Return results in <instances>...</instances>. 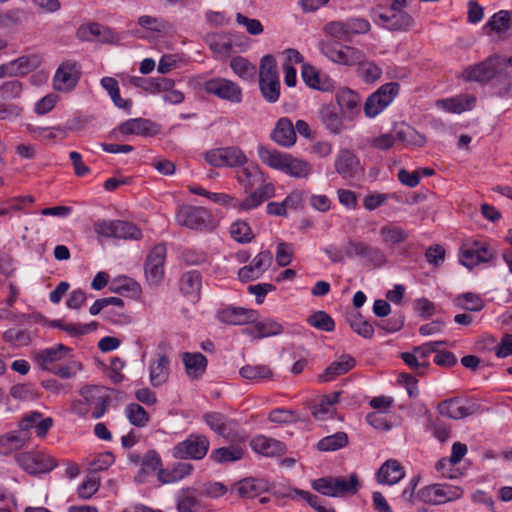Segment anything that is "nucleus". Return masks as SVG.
Masks as SVG:
<instances>
[{
    "instance_id": "1",
    "label": "nucleus",
    "mask_w": 512,
    "mask_h": 512,
    "mask_svg": "<svg viewBox=\"0 0 512 512\" xmlns=\"http://www.w3.org/2000/svg\"><path fill=\"white\" fill-rule=\"evenodd\" d=\"M237 168L235 178L244 191L248 193V196L241 201H237L234 208L238 211H251L274 197L275 186L268 180V176L258 164L248 163Z\"/></svg>"
},
{
    "instance_id": "2",
    "label": "nucleus",
    "mask_w": 512,
    "mask_h": 512,
    "mask_svg": "<svg viewBox=\"0 0 512 512\" xmlns=\"http://www.w3.org/2000/svg\"><path fill=\"white\" fill-rule=\"evenodd\" d=\"M81 399L75 400L72 410L79 416H86L90 411L94 419L101 418L107 411L110 395L106 388L87 385L80 390Z\"/></svg>"
},
{
    "instance_id": "3",
    "label": "nucleus",
    "mask_w": 512,
    "mask_h": 512,
    "mask_svg": "<svg viewBox=\"0 0 512 512\" xmlns=\"http://www.w3.org/2000/svg\"><path fill=\"white\" fill-rule=\"evenodd\" d=\"M313 489L322 495L329 497H344L354 495L358 491L359 479L356 473H352L348 479L344 477H323L314 480Z\"/></svg>"
},
{
    "instance_id": "4",
    "label": "nucleus",
    "mask_w": 512,
    "mask_h": 512,
    "mask_svg": "<svg viewBox=\"0 0 512 512\" xmlns=\"http://www.w3.org/2000/svg\"><path fill=\"white\" fill-rule=\"evenodd\" d=\"M319 49L327 58L334 63L344 66H354L363 59V52L349 45L337 41L322 40L319 42Z\"/></svg>"
},
{
    "instance_id": "5",
    "label": "nucleus",
    "mask_w": 512,
    "mask_h": 512,
    "mask_svg": "<svg viewBox=\"0 0 512 512\" xmlns=\"http://www.w3.org/2000/svg\"><path fill=\"white\" fill-rule=\"evenodd\" d=\"M94 231L100 237L124 240H140L141 230L132 222L124 220H100L94 224Z\"/></svg>"
},
{
    "instance_id": "6",
    "label": "nucleus",
    "mask_w": 512,
    "mask_h": 512,
    "mask_svg": "<svg viewBox=\"0 0 512 512\" xmlns=\"http://www.w3.org/2000/svg\"><path fill=\"white\" fill-rule=\"evenodd\" d=\"M204 158L213 167L237 168L248 164L249 159L244 151L238 146H227L208 150Z\"/></svg>"
},
{
    "instance_id": "7",
    "label": "nucleus",
    "mask_w": 512,
    "mask_h": 512,
    "mask_svg": "<svg viewBox=\"0 0 512 512\" xmlns=\"http://www.w3.org/2000/svg\"><path fill=\"white\" fill-rule=\"evenodd\" d=\"M209 447L210 441L207 436L192 433L173 447L172 456L181 460H201L206 456Z\"/></svg>"
},
{
    "instance_id": "8",
    "label": "nucleus",
    "mask_w": 512,
    "mask_h": 512,
    "mask_svg": "<svg viewBox=\"0 0 512 512\" xmlns=\"http://www.w3.org/2000/svg\"><path fill=\"white\" fill-rule=\"evenodd\" d=\"M503 69V60L498 55H491L484 61L470 65L463 71L466 81L485 83L493 79Z\"/></svg>"
},
{
    "instance_id": "9",
    "label": "nucleus",
    "mask_w": 512,
    "mask_h": 512,
    "mask_svg": "<svg viewBox=\"0 0 512 512\" xmlns=\"http://www.w3.org/2000/svg\"><path fill=\"white\" fill-rule=\"evenodd\" d=\"M399 90L400 85L397 82L383 84L367 98L364 104L366 116L372 118L381 113L398 95Z\"/></svg>"
},
{
    "instance_id": "10",
    "label": "nucleus",
    "mask_w": 512,
    "mask_h": 512,
    "mask_svg": "<svg viewBox=\"0 0 512 512\" xmlns=\"http://www.w3.org/2000/svg\"><path fill=\"white\" fill-rule=\"evenodd\" d=\"M203 89L206 93L233 104H238L242 101L241 87L226 78L216 77L209 79L203 83Z\"/></svg>"
},
{
    "instance_id": "11",
    "label": "nucleus",
    "mask_w": 512,
    "mask_h": 512,
    "mask_svg": "<svg viewBox=\"0 0 512 512\" xmlns=\"http://www.w3.org/2000/svg\"><path fill=\"white\" fill-rule=\"evenodd\" d=\"M176 221L179 225L189 229L203 230L209 227L212 216L203 207L182 205L176 213Z\"/></svg>"
},
{
    "instance_id": "12",
    "label": "nucleus",
    "mask_w": 512,
    "mask_h": 512,
    "mask_svg": "<svg viewBox=\"0 0 512 512\" xmlns=\"http://www.w3.org/2000/svg\"><path fill=\"white\" fill-rule=\"evenodd\" d=\"M166 254L167 250L165 245L157 244L147 255L144 270L149 285L158 286L163 281Z\"/></svg>"
},
{
    "instance_id": "13",
    "label": "nucleus",
    "mask_w": 512,
    "mask_h": 512,
    "mask_svg": "<svg viewBox=\"0 0 512 512\" xmlns=\"http://www.w3.org/2000/svg\"><path fill=\"white\" fill-rule=\"evenodd\" d=\"M348 245L349 249L346 251V255L350 258L356 256L377 268L387 262L384 252L379 247L355 240H349Z\"/></svg>"
},
{
    "instance_id": "14",
    "label": "nucleus",
    "mask_w": 512,
    "mask_h": 512,
    "mask_svg": "<svg viewBox=\"0 0 512 512\" xmlns=\"http://www.w3.org/2000/svg\"><path fill=\"white\" fill-rule=\"evenodd\" d=\"M461 495L462 490L460 488L443 484L430 485L419 491V497L422 501L434 505L456 500L460 498Z\"/></svg>"
},
{
    "instance_id": "15",
    "label": "nucleus",
    "mask_w": 512,
    "mask_h": 512,
    "mask_svg": "<svg viewBox=\"0 0 512 512\" xmlns=\"http://www.w3.org/2000/svg\"><path fill=\"white\" fill-rule=\"evenodd\" d=\"M375 23L390 31H408L414 25V19L404 10H389L379 13Z\"/></svg>"
},
{
    "instance_id": "16",
    "label": "nucleus",
    "mask_w": 512,
    "mask_h": 512,
    "mask_svg": "<svg viewBox=\"0 0 512 512\" xmlns=\"http://www.w3.org/2000/svg\"><path fill=\"white\" fill-rule=\"evenodd\" d=\"M80 66L74 60L61 63L54 76V87L58 91H67L74 88L80 78Z\"/></svg>"
},
{
    "instance_id": "17",
    "label": "nucleus",
    "mask_w": 512,
    "mask_h": 512,
    "mask_svg": "<svg viewBox=\"0 0 512 512\" xmlns=\"http://www.w3.org/2000/svg\"><path fill=\"white\" fill-rule=\"evenodd\" d=\"M272 259L270 251L260 252L249 265L242 267L238 271L239 280L246 283L260 278L271 266Z\"/></svg>"
},
{
    "instance_id": "18",
    "label": "nucleus",
    "mask_w": 512,
    "mask_h": 512,
    "mask_svg": "<svg viewBox=\"0 0 512 512\" xmlns=\"http://www.w3.org/2000/svg\"><path fill=\"white\" fill-rule=\"evenodd\" d=\"M17 463L29 474L45 473L55 467L52 459L38 452H24L16 455Z\"/></svg>"
},
{
    "instance_id": "19",
    "label": "nucleus",
    "mask_w": 512,
    "mask_h": 512,
    "mask_svg": "<svg viewBox=\"0 0 512 512\" xmlns=\"http://www.w3.org/2000/svg\"><path fill=\"white\" fill-rule=\"evenodd\" d=\"M119 132L123 135H140L144 137L155 136L160 132L159 126L145 118L129 119L119 125Z\"/></svg>"
},
{
    "instance_id": "20",
    "label": "nucleus",
    "mask_w": 512,
    "mask_h": 512,
    "mask_svg": "<svg viewBox=\"0 0 512 512\" xmlns=\"http://www.w3.org/2000/svg\"><path fill=\"white\" fill-rule=\"evenodd\" d=\"M71 349L63 344H56L53 347L38 351L34 359L37 365L45 371H52L55 363L64 359Z\"/></svg>"
},
{
    "instance_id": "21",
    "label": "nucleus",
    "mask_w": 512,
    "mask_h": 512,
    "mask_svg": "<svg viewBox=\"0 0 512 512\" xmlns=\"http://www.w3.org/2000/svg\"><path fill=\"white\" fill-rule=\"evenodd\" d=\"M258 312L241 307H228L218 313L221 322L231 325H245L256 321Z\"/></svg>"
},
{
    "instance_id": "22",
    "label": "nucleus",
    "mask_w": 512,
    "mask_h": 512,
    "mask_svg": "<svg viewBox=\"0 0 512 512\" xmlns=\"http://www.w3.org/2000/svg\"><path fill=\"white\" fill-rule=\"evenodd\" d=\"M76 37L81 41H93L100 38L103 42L111 43L114 41L115 33L110 28L93 22L82 24L76 31Z\"/></svg>"
},
{
    "instance_id": "23",
    "label": "nucleus",
    "mask_w": 512,
    "mask_h": 512,
    "mask_svg": "<svg viewBox=\"0 0 512 512\" xmlns=\"http://www.w3.org/2000/svg\"><path fill=\"white\" fill-rule=\"evenodd\" d=\"M271 139L283 147H291L295 144L297 136L292 121L288 117L280 118L273 131Z\"/></svg>"
},
{
    "instance_id": "24",
    "label": "nucleus",
    "mask_w": 512,
    "mask_h": 512,
    "mask_svg": "<svg viewBox=\"0 0 512 512\" xmlns=\"http://www.w3.org/2000/svg\"><path fill=\"white\" fill-rule=\"evenodd\" d=\"M253 451L266 457H275L284 454L285 445L276 439L258 435L250 441Z\"/></svg>"
},
{
    "instance_id": "25",
    "label": "nucleus",
    "mask_w": 512,
    "mask_h": 512,
    "mask_svg": "<svg viewBox=\"0 0 512 512\" xmlns=\"http://www.w3.org/2000/svg\"><path fill=\"white\" fill-rule=\"evenodd\" d=\"M359 168V160L348 149L340 150L335 160V169L343 178H352Z\"/></svg>"
},
{
    "instance_id": "26",
    "label": "nucleus",
    "mask_w": 512,
    "mask_h": 512,
    "mask_svg": "<svg viewBox=\"0 0 512 512\" xmlns=\"http://www.w3.org/2000/svg\"><path fill=\"white\" fill-rule=\"evenodd\" d=\"M438 411L442 416L451 419H462L473 413V410L464 405L459 398H450L439 403Z\"/></svg>"
},
{
    "instance_id": "27",
    "label": "nucleus",
    "mask_w": 512,
    "mask_h": 512,
    "mask_svg": "<svg viewBox=\"0 0 512 512\" xmlns=\"http://www.w3.org/2000/svg\"><path fill=\"white\" fill-rule=\"evenodd\" d=\"M182 361L188 376L192 379L200 378L206 371L207 358L199 352H185L182 354Z\"/></svg>"
},
{
    "instance_id": "28",
    "label": "nucleus",
    "mask_w": 512,
    "mask_h": 512,
    "mask_svg": "<svg viewBox=\"0 0 512 512\" xmlns=\"http://www.w3.org/2000/svg\"><path fill=\"white\" fill-rule=\"evenodd\" d=\"M355 359L350 355L344 354L338 360L332 362L325 371L319 375V381L329 382L336 376L343 375L355 366Z\"/></svg>"
},
{
    "instance_id": "29",
    "label": "nucleus",
    "mask_w": 512,
    "mask_h": 512,
    "mask_svg": "<svg viewBox=\"0 0 512 512\" xmlns=\"http://www.w3.org/2000/svg\"><path fill=\"white\" fill-rule=\"evenodd\" d=\"M202 277L199 271L190 270L185 272L179 280L180 291L195 300L200 296Z\"/></svg>"
},
{
    "instance_id": "30",
    "label": "nucleus",
    "mask_w": 512,
    "mask_h": 512,
    "mask_svg": "<svg viewBox=\"0 0 512 512\" xmlns=\"http://www.w3.org/2000/svg\"><path fill=\"white\" fill-rule=\"evenodd\" d=\"M405 475L403 466L397 460H387L378 470V481L385 484H395Z\"/></svg>"
},
{
    "instance_id": "31",
    "label": "nucleus",
    "mask_w": 512,
    "mask_h": 512,
    "mask_svg": "<svg viewBox=\"0 0 512 512\" xmlns=\"http://www.w3.org/2000/svg\"><path fill=\"white\" fill-rule=\"evenodd\" d=\"M170 360L166 355H160L149 368L150 382L152 386L159 387L163 385L169 377Z\"/></svg>"
},
{
    "instance_id": "32",
    "label": "nucleus",
    "mask_w": 512,
    "mask_h": 512,
    "mask_svg": "<svg viewBox=\"0 0 512 512\" xmlns=\"http://www.w3.org/2000/svg\"><path fill=\"white\" fill-rule=\"evenodd\" d=\"M29 436L17 431L9 432L0 436V454L9 455L12 452L22 448Z\"/></svg>"
},
{
    "instance_id": "33",
    "label": "nucleus",
    "mask_w": 512,
    "mask_h": 512,
    "mask_svg": "<svg viewBox=\"0 0 512 512\" xmlns=\"http://www.w3.org/2000/svg\"><path fill=\"white\" fill-rule=\"evenodd\" d=\"M257 153L262 163L279 171H282L288 156V154L281 153L275 149H270L264 145H259L257 147Z\"/></svg>"
},
{
    "instance_id": "34",
    "label": "nucleus",
    "mask_w": 512,
    "mask_h": 512,
    "mask_svg": "<svg viewBox=\"0 0 512 512\" xmlns=\"http://www.w3.org/2000/svg\"><path fill=\"white\" fill-rule=\"evenodd\" d=\"M193 470L192 464L178 462L172 469H159L158 479L162 483H173L188 476Z\"/></svg>"
},
{
    "instance_id": "35",
    "label": "nucleus",
    "mask_w": 512,
    "mask_h": 512,
    "mask_svg": "<svg viewBox=\"0 0 512 512\" xmlns=\"http://www.w3.org/2000/svg\"><path fill=\"white\" fill-rule=\"evenodd\" d=\"M312 171L309 162L288 154L282 172L295 178H307Z\"/></svg>"
},
{
    "instance_id": "36",
    "label": "nucleus",
    "mask_w": 512,
    "mask_h": 512,
    "mask_svg": "<svg viewBox=\"0 0 512 512\" xmlns=\"http://www.w3.org/2000/svg\"><path fill=\"white\" fill-rule=\"evenodd\" d=\"M101 86L108 92L115 106L128 112L131 110L132 101L121 98L118 81L115 78L103 77L101 79Z\"/></svg>"
},
{
    "instance_id": "37",
    "label": "nucleus",
    "mask_w": 512,
    "mask_h": 512,
    "mask_svg": "<svg viewBox=\"0 0 512 512\" xmlns=\"http://www.w3.org/2000/svg\"><path fill=\"white\" fill-rule=\"evenodd\" d=\"M244 331L249 333L252 337L260 339L282 333L283 327L276 321L265 320L256 322L253 328H246Z\"/></svg>"
},
{
    "instance_id": "38",
    "label": "nucleus",
    "mask_w": 512,
    "mask_h": 512,
    "mask_svg": "<svg viewBox=\"0 0 512 512\" xmlns=\"http://www.w3.org/2000/svg\"><path fill=\"white\" fill-rule=\"evenodd\" d=\"M244 456V450L236 445H230L227 447H220L217 449H214L211 454L210 458L219 464H225L230 462H235L240 459H242Z\"/></svg>"
},
{
    "instance_id": "39",
    "label": "nucleus",
    "mask_w": 512,
    "mask_h": 512,
    "mask_svg": "<svg viewBox=\"0 0 512 512\" xmlns=\"http://www.w3.org/2000/svg\"><path fill=\"white\" fill-rule=\"evenodd\" d=\"M209 48L219 55L227 56L232 52V41L224 33L208 34L205 38Z\"/></svg>"
},
{
    "instance_id": "40",
    "label": "nucleus",
    "mask_w": 512,
    "mask_h": 512,
    "mask_svg": "<svg viewBox=\"0 0 512 512\" xmlns=\"http://www.w3.org/2000/svg\"><path fill=\"white\" fill-rule=\"evenodd\" d=\"M336 101L345 113L359 110L360 96L349 88L340 89L336 94Z\"/></svg>"
},
{
    "instance_id": "41",
    "label": "nucleus",
    "mask_w": 512,
    "mask_h": 512,
    "mask_svg": "<svg viewBox=\"0 0 512 512\" xmlns=\"http://www.w3.org/2000/svg\"><path fill=\"white\" fill-rule=\"evenodd\" d=\"M397 140L405 146L422 147L426 143V137L409 125H403L396 131Z\"/></svg>"
},
{
    "instance_id": "42",
    "label": "nucleus",
    "mask_w": 512,
    "mask_h": 512,
    "mask_svg": "<svg viewBox=\"0 0 512 512\" xmlns=\"http://www.w3.org/2000/svg\"><path fill=\"white\" fill-rule=\"evenodd\" d=\"M357 74L366 84H372L380 79L382 75V69L372 61L366 60L365 54H363L362 61L357 63Z\"/></svg>"
},
{
    "instance_id": "43",
    "label": "nucleus",
    "mask_w": 512,
    "mask_h": 512,
    "mask_svg": "<svg viewBox=\"0 0 512 512\" xmlns=\"http://www.w3.org/2000/svg\"><path fill=\"white\" fill-rule=\"evenodd\" d=\"M380 235L383 243L391 247L403 243L409 237L408 231L395 225H386L381 227Z\"/></svg>"
},
{
    "instance_id": "44",
    "label": "nucleus",
    "mask_w": 512,
    "mask_h": 512,
    "mask_svg": "<svg viewBox=\"0 0 512 512\" xmlns=\"http://www.w3.org/2000/svg\"><path fill=\"white\" fill-rule=\"evenodd\" d=\"M347 322L351 329L359 336L370 339L374 335V327L371 323L364 319L359 312H353L347 315Z\"/></svg>"
},
{
    "instance_id": "45",
    "label": "nucleus",
    "mask_w": 512,
    "mask_h": 512,
    "mask_svg": "<svg viewBox=\"0 0 512 512\" xmlns=\"http://www.w3.org/2000/svg\"><path fill=\"white\" fill-rule=\"evenodd\" d=\"M204 422L220 436H226L230 430V420L219 412H209L203 415Z\"/></svg>"
},
{
    "instance_id": "46",
    "label": "nucleus",
    "mask_w": 512,
    "mask_h": 512,
    "mask_svg": "<svg viewBox=\"0 0 512 512\" xmlns=\"http://www.w3.org/2000/svg\"><path fill=\"white\" fill-rule=\"evenodd\" d=\"M323 31L331 38L332 41L348 42L351 36L348 31L346 21H331L324 25Z\"/></svg>"
},
{
    "instance_id": "47",
    "label": "nucleus",
    "mask_w": 512,
    "mask_h": 512,
    "mask_svg": "<svg viewBox=\"0 0 512 512\" xmlns=\"http://www.w3.org/2000/svg\"><path fill=\"white\" fill-rule=\"evenodd\" d=\"M125 416L135 427H145L150 421L149 413L138 403H130L125 407Z\"/></svg>"
},
{
    "instance_id": "48",
    "label": "nucleus",
    "mask_w": 512,
    "mask_h": 512,
    "mask_svg": "<svg viewBox=\"0 0 512 512\" xmlns=\"http://www.w3.org/2000/svg\"><path fill=\"white\" fill-rule=\"evenodd\" d=\"M484 28L498 34L506 32L511 28L510 12L507 10H500L493 14L486 22Z\"/></svg>"
},
{
    "instance_id": "49",
    "label": "nucleus",
    "mask_w": 512,
    "mask_h": 512,
    "mask_svg": "<svg viewBox=\"0 0 512 512\" xmlns=\"http://www.w3.org/2000/svg\"><path fill=\"white\" fill-rule=\"evenodd\" d=\"M348 444V436L344 432H337L333 435L322 438L317 447L320 451H335L345 447Z\"/></svg>"
},
{
    "instance_id": "50",
    "label": "nucleus",
    "mask_w": 512,
    "mask_h": 512,
    "mask_svg": "<svg viewBox=\"0 0 512 512\" xmlns=\"http://www.w3.org/2000/svg\"><path fill=\"white\" fill-rule=\"evenodd\" d=\"M230 67L236 75L245 80L252 79L256 73V67L241 56L232 58Z\"/></svg>"
},
{
    "instance_id": "51",
    "label": "nucleus",
    "mask_w": 512,
    "mask_h": 512,
    "mask_svg": "<svg viewBox=\"0 0 512 512\" xmlns=\"http://www.w3.org/2000/svg\"><path fill=\"white\" fill-rule=\"evenodd\" d=\"M454 303L460 309L472 312H478L484 308L483 300L477 294L471 292L457 296Z\"/></svg>"
},
{
    "instance_id": "52",
    "label": "nucleus",
    "mask_w": 512,
    "mask_h": 512,
    "mask_svg": "<svg viewBox=\"0 0 512 512\" xmlns=\"http://www.w3.org/2000/svg\"><path fill=\"white\" fill-rule=\"evenodd\" d=\"M239 374L245 379L254 381L270 379L273 376L272 370L266 365H245L240 369Z\"/></svg>"
},
{
    "instance_id": "53",
    "label": "nucleus",
    "mask_w": 512,
    "mask_h": 512,
    "mask_svg": "<svg viewBox=\"0 0 512 512\" xmlns=\"http://www.w3.org/2000/svg\"><path fill=\"white\" fill-rule=\"evenodd\" d=\"M320 119L324 126L333 134H339L343 129L341 117L330 107L321 110Z\"/></svg>"
},
{
    "instance_id": "54",
    "label": "nucleus",
    "mask_w": 512,
    "mask_h": 512,
    "mask_svg": "<svg viewBox=\"0 0 512 512\" xmlns=\"http://www.w3.org/2000/svg\"><path fill=\"white\" fill-rule=\"evenodd\" d=\"M307 322L310 326L325 332H331L335 328L333 318L325 311L319 310L311 314Z\"/></svg>"
},
{
    "instance_id": "55",
    "label": "nucleus",
    "mask_w": 512,
    "mask_h": 512,
    "mask_svg": "<svg viewBox=\"0 0 512 512\" xmlns=\"http://www.w3.org/2000/svg\"><path fill=\"white\" fill-rule=\"evenodd\" d=\"M460 262L462 265L471 269L479 264V254L477 251V241L467 242L460 249Z\"/></svg>"
},
{
    "instance_id": "56",
    "label": "nucleus",
    "mask_w": 512,
    "mask_h": 512,
    "mask_svg": "<svg viewBox=\"0 0 512 512\" xmlns=\"http://www.w3.org/2000/svg\"><path fill=\"white\" fill-rule=\"evenodd\" d=\"M466 103H463L460 98H450L437 101V106L452 113H461L470 107L476 99L472 96H464Z\"/></svg>"
},
{
    "instance_id": "57",
    "label": "nucleus",
    "mask_w": 512,
    "mask_h": 512,
    "mask_svg": "<svg viewBox=\"0 0 512 512\" xmlns=\"http://www.w3.org/2000/svg\"><path fill=\"white\" fill-rule=\"evenodd\" d=\"M232 491L240 497L253 498L260 493L261 487L255 479L246 478L236 483L232 487Z\"/></svg>"
},
{
    "instance_id": "58",
    "label": "nucleus",
    "mask_w": 512,
    "mask_h": 512,
    "mask_svg": "<svg viewBox=\"0 0 512 512\" xmlns=\"http://www.w3.org/2000/svg\"><path fill=\"white\" fill-rule=\"evenodd\" d=\"M279 79L276 60L273 55L262 57L259 67V81Z\"/></svg>"
},
{
    "instance_id": "59",
    "label": "nucleus",
    "mask_w": 512,
    "mask_h": 512,
    "mask_svg": "<svg viewBox=\"0 0 512 512\" xmlns=\"http://www.w3.org/2000/svg\"><path fill=\"white\" fill-rule=\"evenodd\" d=\"M138 25L156 33H165L170 29V24L166 20L150 15L140 16Z\"/></svg>"
},
{
    "instance_id": "60",
    "label": "nucleus",
    "mask_w": 512,
    "mask_h": 512,
    "mask_svg": "<svg viewBox=\"0 0 512 512\" xmlns=\"http://www.w3.org/2000/svg\"><path fill=\"white\" fill-rule=\"evenodd\" d=\"M259 88L263 98L269 103H275L280 97L279 79L259 81Z\"/></svg>"
},
{
    "instance_id": "61",
    "label": "nucleus",
    "mask_w": 512,
    "mask_h": 512,
    "mask_svg": "<svg viewBox=\"0 0 512 512\" xmlns=\"http://www.w3.org/2000/svg\"><path fill=\"white\" fill-rule=\"evenodd\" d=\"M230 234L234 240L240 243L250 242L254 235L248 223L236 221L230 227Z\"/></svg>"
},
{
    "instance_id": "62",
    "label": "nucleus",
    "mask_w": 512,
    "mask_h": 512,
    "mask_svg": "<svg viewBox=\"0 0 512 512\" xmlns=\"http://www.w3.org/2000/svg\"><path fill=\"white\" fill-rule=\"evenodd\" d=\"M14 60L19 72H21V76H25L31 71L37 69L42 63V58L38 54L21 56Z\"/></svg>"
},
{
    "instance_id": "63",
    "label": "nucleus",
    "mask_w": 512,
    "mask_h": 512,
    "mask_svg": "<svg viewBox=\"0 0 512 512\" xmlns=\"http://www.w3.org/2000/svg\"><path fill=\"white\" fill-rule=\"evenodd\" d=\"M302 78L303 81L311 88L318 90H326V87L322 83L318 70L309 64H303L302 66Z\"/></svg>"
},
{
    "instance_id": "64",
    "label": "nucleus",
    "mask_w": 512,
    "mask_h": 512,
    "mask_svg": "<svg viewBox=\"0 0 512 512\" xmlns=\"http://www.w3.org/2000/svg\"><path fill=\"white\" fill-rule=\"evenodd\" d=\"M3 340L14 346H27L31 343L30 333L27 330L9 329L3 333Z\"/></svg>"
}]
</instances>
